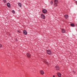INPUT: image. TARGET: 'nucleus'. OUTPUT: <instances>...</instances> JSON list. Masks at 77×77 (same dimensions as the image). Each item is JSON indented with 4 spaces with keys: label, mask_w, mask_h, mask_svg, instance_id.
I'll return each instance as SVG.
<instances>
[{
    "label": "nucleus",
    "mask_w": 77,
    "mask_h": 77,
    "mask_svg": "<svg viewBox=\"0 0 77 77\" xmlns=\"http://www.w3.org/2000/svg\"><path fill=\"white\" fill-rule=\"evenodd\" d=\"M47 53L48 54L50 55L51 53V51L50 50H48L47 51Z\"/></svg>",
    "instance_id": "nucleus-1"
},
{
    "label": "nucleus",
    "mask_w": 77,
    "mask_h": 77,
    "mask_svg": "<svg viewBox=\"0 0 77 77\" xmlns=\"http://www.w3.org/2000/svg\"><path fill=\"white\" fill-rule=\"evenodd\" d=\"M41 17L42 19H45V15H44V14H42Z\"/></svg>",
    "instance_id": "nucleus-2"
},
{
    "label": "nucleus",
    "mask_w": 77,
    "mask_h": 77,
    "mask_svg": "<svg viewBox=\"0 0 77 77\" xmlns=\"http://www.w3.org/2000/svg\"><path fill=\"white\" fill-rule=\"evenodd\" d=\"M23 34L25 35H26L27 34V31H26V30H24L23 31Z\"/></svg>",
    "instance_id": "nucleus-3"
},
{
    "label": "nucleus",
    "mask_w": 77,
    "mask_h": 77,
    "mask_svg": "<svg viewBox=\"0 0 77 77\" xmlns=\"http://www.w3.org/2000/svg\"><path fill=\"white\" fill-rule=\"evenodd\" d=\"M42 12L44 14H45V13H47V10L45 9H44L43 10Z\"/></svg>",
    "instance_id": "nucleus-4"
},
{
    "label": "nucleus",
    "mask_w": 77,
    "mask_h": 77,
    "mask_svg": "<svg viewBox=\"0 0 77 77\" xmlns=\"http://www.w3.org/2000/svg\"><path fill=\"white\" fill-rule=\"evenodd\" d=\"M18 5L19 6H20V8H21V7H22V5H21V3H20V2H19L18 3Z\"/></svg>",
    "instance_id": "nucleus-5"
},
{
    "label": "nucleus",
    "mask_w": 77,
    "mask_h": 77,
    "mask_svg": "<svg viewBox=\"0 0 77 77\" xmlns=\"http://www.w3.org/2000/svg\"><path fill=\"white\" fill-rule=\"evenodd\" d=\"M40 73L41 74L43 75L44 74V72L43 70H41L40 72Z\"/></svg>",
    "instance_id": "nucleus-6"
},
{
    "label": "nucleus",
    "mask_w": 77,
    "mask_h": 77,
    "mask_svg": "<svg viewBox=\"0 0 77 77\" xmlns=\"http://www.w3.org/2000/svg\"><path fill=\"white\" fill-rule=\"evenodd\" d=\"M26 55H27V57H30V54L29 53H28Z\"/></svg>",
    "instance_id": "nucleus-7"
},
{
    "label": "nucleus",
    "mask_w": 77,
    "mask_h": 77,
    "mask_svg": "<svg viewBox=\"0 0 77 77\" xmlns=\"http://www.w3.org/2000/svg\"><path fill=\"white\" fill-rule=\"evenodd\" d=\"M55 68L57 70H59L60 69L59 67L58 66H56L55 67Z\"/></svg>",
    "instance_id": "nucleus-8"
},
{
    "label": "nucleus",
    "mask_w": 77,
    "mask_h": 77,
    "mask_svg": "<svg viewBox=\"0 0 77 77\" xmlns=\"http://www.w3.org/2000/svg\"><path fill=\"white\" fill-rule=\"evenodd\" d=\"M7 5L8 7V8H10V7H11V5H10V4L9 3H8L7 4Z\"/></svg>",
    "instance_id": "nucleus-9"
},
{
    "label": "nucleus",
    "mask_w": 77,
    "mask_h": 77,
    "mask_svg": "<svg viewBox=\"0 0 77 77\" xmlns=\"http://www.w3.org/2000/svg\"><path fill=\"white\" fill-rule=\"evenodd\" d=\"M62 32L63 33H65V30L64 29H62Z\"/></svg>",
    "instance_id": "nucleus-10"
},
{
    "label": "nucleus",
    "mask_w": 77,
    "mask_h": 77,
    "mask_svg": "<svg viewBox=\"0 0 77 77\" xmlns=\"http://www.w3.org/2000/svg\"><path fill=\"white\" fill-rule=\"evenodd\" d=\"M54 2L55 3H56V4H57L58 3V1L57 0H55Z\"/></svg>",
    "instance_id": "nucleus-11"
},
{
    "label": "nucleus",
    "mask_w": 77,
    "mask_h": 77,
    "mask_svg": "<svg viewBox=\"0 0 77 77\" xmlns=\"http://www.w3.org/2000/svg\"><path fill=\"white\" fill-rule=\"evenodd\" d=\"M65 17L66 19L68 18V16L67 15H65Z\"/></svg>",
    "instance_id": "nucleus-12"
},
{
    "label": "nucleus",
    "mask_w": 77,
    "mask_h": 77,
    "mask_svg": "<svg viewBox=\"0 0 77 77\" xmlns=\"http://www.w3.org/2000/svg\"><path fill=\"white\" fill-rule=\"evenodd\" d=\"M57 75L59 77H60L61 76V74L60 73H58L57 74Z\"/></svg>",
    "instance_id": "nucleus-13"
},
{
    "label": "nucleus",
    "mask_w": 77,
    "mask_h": 77,
    "mask_svg": "<svg viewBox=\"0 0 77 77\" xmlns=\"http://www.w3.org/2000/svg\"><path fill=\"white\" fill-rule=\"evenodd\" d=\"M71 26H72V27H74V26H75V25L73 23H72V24H71Z\"/></svg>",
    "instance_id": "nucleus-14"
},
{
    "label": "nucleus",
    "mask_w": 77,
    "mask_h": 77,
    "mask_svg": "<svg viewBox=\"0 0 77 77\" xmlns=\"http://www.w3.org/2000/svg\"><path fill=\"white\" fill-rule=\"evenodd\" d=\"M12 13H13V14H14V13H15V11H14V10H13L12 11Z\"/></svg>",
    "instance_id": "nucleus-15"
},
{
    "label": "nucleus",
    "mask_w": 77,
    "mask_h": 77,
    "mask_svg": "<svg viewBox=\"0 0 77 77\" xmlns=\"http://www.w3.org/2000/svg\"><path fill=\"white\" fill-rule=\"evenodd\" d=\"M3 2L4 3H6V0H4Z\"/></svg>",
    "instance_id": "nucleus-16"
},
{
    "label": "nucleus",
    "mask_w": 77,
    "mask_h": 77,
    "mask_svg": "<svg viewBox=\"0 0 77 77\" xmlns=\"http://www.w3.org/2000/svg\"><path fill=\"white\" fill-rule=\"evenodd\" d=\"M50 4H51V5H52V4L53 3V2H52V1L51 2H50Z\"/></svg>",
    "instance_id": "nucleus-17"
},
{
    "label": "nucleus",
    "mask_w": 77,
    "mask_h": 77,
    "mask_svg": "<svg viewBox=\"0 0 77 77\" xmlns=\"http://www.w3.org/2000/svg\"><path fill=\"white\" fill-rule=\"evenodd\" d=\"M45 63H47V64H48V62H47V61H45Z\"/></svg>",
    "instance_id": "nucleus-18"
},
{
    "label": "nucleus",
    "mask_w": 77,
    "mask_h": 77,
    "mask_svg": "<svg viewBox=\"0 0 77 77\" xmlns=\"http://www.w3.org/2000/svg\"><path fill=\"white\" fill-rule=\"evenodd\" d=\"M2 44H0V48H2Z\"/></svg>",
    "instance_id": "nucleus-19"
},
{
    "label": "nucleus",
    "mask_w": 77,
    "mask_h": 77,
    "mask_svg": "<svg viewBox=\"0 0 77 77\" xmlns=\"http://www.w3.org/2000/svg\"><path fill=\"white\" fill-rule=\"evenodd\" d=\"M54 6H57V4L55 3L54 5Z\"/></svg>",
    "instance_id": "nucleus-20"
},
{
    "label": "nucleus",
    "mask_w": 77,
    "mask_h": 77,
    "mask_svg": "<svg viewBox=\"0 0 77 77\" xmlns=\"http://www.w3.org/2000/svg\"><path fill=\"white\" fill-rule=\"evenodd\" d=\"M17 32H19L20 33V31H19V30H18V31H17Z\"/></svg>",
    "instance_id": "nucleus-21"
},
{
    "label": "nucleus",
    "mask_w": 77,
    "mask_h": 77,
    "mask_svg": "<svg viewBox=\"0 0 77 77\" xmlns=\"http://www.w3.org/2000/svg\"><path fill=\"white\" fill-rule=\"evenodd\" d=\"M53 77H55V76H54V75H53Z\"/></svg>",
    "instance_id": "nucleus-22"
},
{
    "label": "nucleus",
    "mask_w": 77,
    "mask_h": 77,
    "mask_svg": "<svg viewBox=\"0 0 77 77\" xmlns=\"http://www.w3.org/2000/svg\"><path fill=\"white\" fill-rule=\"evenodd\" d=\"M76 26L77 27V25H76Z\"/></svg>",
    "instance_id": "nucleus-23"
},
{
    "label": "nucleus",
    "mask_w": 77,
    "mask_h": 77,
    "mask_svg": "<svg viewBox=\"0 0 77 77\" xmlns=\"http://www.w3.org/2000/svg\"><path fill=\"white\" fill-rule=\"evenodd\" d=\"M74 0L75 1V0Z\"/></svg>",
    "instance_id": "nucleus-24"
}]
</instances>
